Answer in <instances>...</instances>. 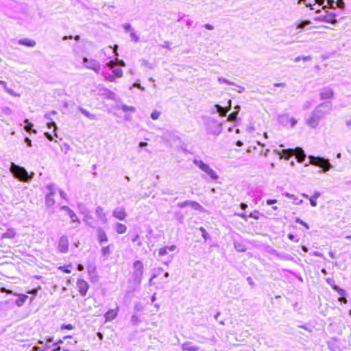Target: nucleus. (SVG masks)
Masks as SVG:
<instances>
[{
	"label": "nucleus",
	"instance_id": "nucleus-24",
	"mask_svg": "<svg viewBox=\"0 0 351 351\" xmlns=\"http://www.w3.org/2000/svg\"><path fill=\"white\" fill-rule=\"evenodd\" d=\"M18 43L21 45H25L29 47H34L36 45V42L34 40L29 38L20 39Z\"/></svg>",
	"mask_w": 351,
	"mask_h": 351
},
{
	"label": "nucleus",
	"instance_id": "nucleus-47",
	"mask_svg": "<svg viewBox=\"0 0 351 351\" xmlns=\"http://www.w3.org/2000/svg\"><path fill=\"white\" fill-rule=\"evenodd\" d=\"M295 221L298 223H300L301 224L302 226H303L304 227H305L306 229H309V226L304 221H303L302 219H300V218L297 217L295 220Z\"/></svg>",
	"mask_w": 351,
	"mask_h": 351
},
{
	"label": "nucleus",
	"instance_id": "nucleus-50",
	"mask_svg": "<svg viewBox=\"0 0 351 351\" xmlns=\"http://www.w3.org/2000/svg\"><path fill=\"white\" fill-rule=\"evenodd\" d=\"M61 330L67 329V330H73L74 328V326L71 324H62L60 327Z\"/></svg>",
	"mask_w": 351,
	"mask_h": 351
},
{
	"label": "nucleus",
	"instance_id": "nucleus-45",
	"mask_svg": "<svg viewBox=\"0 0 351 351\" xmlns=\"http://www.w3.org/2000/svg\"><path fill=\"white\" fill-rule=\"evenodd\" d=\"M310 23H311V22L309 21H302V22L298 23V28L303 29L305 28L306 25H309Z\"/></svg>",
	"mask_w": 351,
	"mask_h": 351
},
{
	"label": "nucleus",
	"instance_id": "nucleus-3",
	"mask_svg": "<svg viewBox=\"0 0 351 351\" xmlns=\"http://www.w3.org/2000/svg\"><path fill=\"white\" fill-rule=\"evenodd\" d=\"M193 164L201 169L206 175H207L210 180L216 181L219 178V176L217 172L213 170L209 165L205 163L202 160L198 158H194L193 160Z\"/></svg>",
	"mask_w": 351,
	"mask_h": 351
},
{
	"label": "nucleus",
	"instance_id": "nucleus-5",
	"mask_svg": "<svg viewBox=\"0 0 351 351\" xmlns=\"http://www.w3.org/2000/svg\"><path fill=\"white\" fill-rule=\"evenodd\" d=\"M205 125L207 133L212 135L218 136L222 131L221 123L213 119H208Z\"/></svg>",
	"mask_w": 351,
	"mask_h": 351
},
{
	"label": "nucleus",
	"instance_id": "nucleus-41",
	"mask_svg": "<svg viewBox=\"0 0 351 351\" xmlns=\"http://www.w3.org/2000/svg\"><path fill=\"white\" fill-rule=\"evenodd\" d=\"M238 111L232 112L228 117V121H234L237 119Z\"/></svg>",
	"mask_w": 351,
	"mask_h": 351
},
{
	"label": "nucleus",
	"instance_id": "nucleus-27",
	"mask_svg": "<svg viewBox=\"0 0 351 351\" xmlns=\"http://www.w3.org/2000/svg\"><path fill=\"white\" fill-rule=\"evenodd\" d=\"M16 235L14 228H8L5 233L2 234V239H13Z\"/></svg>",
	"mask_w": 351,
	"mask_h": 351
},
{
	"label": "nucleus",
	"instance_id": "nucleus-59",
	"mask_svg": "<svg viewBox=\"0 0 351 351\" xmlns=\"http://www.w3.org/2000/svg\"><path fill=\"white\" fill-rule=\"evenodd\" d=\"M289 122L291 123V128H293L297 123V120L292 117L289 119Z\"/></svg>",
	"mask_w": 351,
	"mask_h": 351
},
{
	"label": "nucleus",
	"instance_id": "nucleus-6",
	"mask_svg": "<svg viewBox=\"0 0 351 351\" xmlns=\"http://www.w3.org/2000/svg\"><path fill=\"white\" fill-rule=\"evenodd\" d=\"M143 274V264L140 261H136L133 265L132 278L133 281L136 285L141 283Z\"/></svg>",
	"mask_w": 351,
	"mask_h": 351
},
{
	"label": "nucleus",
	"instance_id": "nucleus-55",
	"mask_svg": "<svg viewBox=\"0 0 351 351\" xmlns=\"http://www.w3.org/2000/svg\"><path fill=\"white\" fill-rule=\"evenodd\" d=\"M116 64L119 65L120 66H125V63L123 60H119L117 58H115Z\"/></svg>",
	"mask_w": 351,
	"mask_h": 351
},
{
	"label": "nucleus",
	"instance_id": "nucleus-33",
	"mask_svg": "<svg viewBox=\"0 0 351 351\" xmlns=\"http://www.w3.org/2000/svg\"><path fill=\"white\" fill-rule=\"evenodd\" d=\"M101 252L103 256L108 258V256L111 254L110 245L103 247L101 250Z\"/></svg>",
	"mask_w": 351,
	"mask_h": 351
},
{
	"label": "nucleus",
	"instance_id": "nucleus-39",
	"mask_svg": "<svg viewBox=\"0 0 351 351\" xmlns=\"http://www.w3.org/2000/svg\"><path fill=\"white\" fill-rule=\"evenodd\" d=\"M130 321L133 325H136L140 322V319L137 315H133Z\"/></svg>",
	"mask_w": 351,
	"mask_h": 351
},
{
	"label": "nucleus",
	"instance_id": "nucleus-20",
	"mask_svg": "<svg viewBox=\"0 0 351 351\" xmlns=\"http://www.w3.org/2000/svg\"><path fill=\"white\" fill-rule=\"evenodd\" d=\"M97 238H98V240H99V242L100 244H103V243L108 241L107 235L102 228H99L97 229Z\"/></svg>",
	"mask_w": 351,
	"mask_h": 351
},
{
	"label": "nucleus",
	"instance_id": "nucleus-32",
	"mask_svg": "<svg viewBox=\"0 0 351 351\" xmlns=\"http://www.w3.org/2000/svg\"><path fill=\"white\" fill-rule=\"evenodd\" d=\"M69 217L71 218V223H76L77 226L80 225V221L79 220L78 217H77L76 214L72 210L70 212V213L68 214Z\"/></svg>",
	"mask_w": 351,
	"mask_h": 351
},
{
	"label": "nucleus",
	"instance_id": "nucleus-15",
	"mask_svg": "<svg viewBox=\"0 0 351 351\" xmlns=\"http://www.w3.org/2000/svg\"><path fill=\"white\" fill-rule=\"evenodd\" d=\"M188 206L192 207L193 208L197 210H201L203 209V207L199 203L195 201L186 200L179 204V206L180 208H183Z\"/></svg>",
	"mask_w": 351,
	"mask_h": 351
},
{
	"label": "nucleus",
	"instance_id": "nucleus-62",
	"mask_svg": "<svg viewBox=\"0 0 351 351\" xmlns=\"http://www.w3.org/2000/svg\"><path fill=\"white\" fill-rule=\"evenodd\" d=\"M58 269H59V270H61V271H62L63 272L66 273V274H70V273H71V270H69V269H68L65 268L64 267H60L58 268Z\"/></svg>",
	"mask_w": 351,
	"mask_h": 351
},
{
	"label": "nucleus",
	"instance_id": "nucleus-64",
	"mask_svg": "<svg viewBox=\"0 0 351 351\" xmlns=\"http://www.w3.org/2000/svg\"><path fill=\"white\" fill-rule=\"evenodd\" d=\"M25 143L27 144V146H29V147H32V141H31L29 138H27V137H26V138H25Z\"/></svg>",
	"mask_w": 351,
	"mask_h": 351
},
{
	"label": "nucleus",
	"instance_id": "nucleus-25",
	"mask_svg": "<svg viewBox=\"0 0 351 351\" xmlns=\"http://www.w3.org/2000/svg\"><path fill=\"white\" fill-rule=\"evenodd\" d=\"M183 350L187 351H197L198 347L193 345L191 342H185L182 345Z\"/></svg>",
	"mask_w": 351,
	"mask_h": 351
},
{
	"label": "nucleus",
	"instance_id": "nucleus-7",
	"mask_svg": "<svg viewBox=\"0 0 351 351\" xmlns=\"http://www.w3.org/2000/svg\"><path fill=\"white\" fill-rule=\"evenodd\" d=\"M102 76L105 80L114 82L116 78H120L123 76V71L121 69H112L111 73L108 70H104L102 71Z\"/></svg>",
	"mask_w": 351,
	"mask_h": 351
},
{
	"label": "nucleus",
	"instance_id": "nucleus-12",
	"mask_svg": "<svg viewBox=\"0 0 351 351\" xmlns=\"http://www.w3.org/2000/svg\"><path fill=\"white\" fill-rule=\"evenodd\" d=\"M77 288L82 296H85L89 289V285L86 281L83 279H78L77 281Z\"/></svg>",
	"mask_w": 351,
	"mask_h": 351
},
{
	"label": "nucleus",
	"instance_id": "nucleus-13",
	"mask_svg": "<svg viewBox=\"0 0 351 351\" xmlns=\"http://www.w3.org/2000/svg\"><path fill=\"white\" fill-rule=\"evenodd\" d=\"M58 249L61 253H66L69 249V239L66 236H62L58 241Z\"/></svg>",
	"mask_w": 351,
	"mask_h": 351
},
{
	"label": "nucleus",
	"instance_id": "nucleus-57",
	"mask_svg": "<svg viewBox=\"0 0 351 351\" xmlns=\"http://www.w3.org/2000/svg\"><path fill=\"white\" fill-rule=\"evenodd\" d=\"M60 210H64V211H65V212L67 213V215H68L69 213H70V212H71V211H72V210H71L69 207H68V206H61V207H60Z\"/></svg>",
	"mask_w": 351,
	"mask_h": 351
},
{
	"label": "nucleus",
	"instance_id": "nucleus-58",
	"mask_svg": "<svg viewBox=\"0 0 351 351\" xmlns=\"http://www.w3.org/2000/svg\"><path fill=\"white\" fill-rule=\"evenodd\" d=\"M334 289L338 291L339 294L341 296H344L345 294H346V291L342 289H340V288H338L337 287H335Z\"/></svg>",
	"mask_w": 351,
	"mask_h": 351
},
{
	"label": "nucleus",
	"instance_id": "nucleus-30",
	"mask_svg": "<svg viewBox=\"0 0 351 351\" xmlns=\"http://www.w3.org/2000/svg\"><path fill=\"white\" fill-rule=\"evenodd\" d=\"M78 110L82 112L83 115H84L86 117L88 118L90 120H95L96 119V117L95 114L90 113L87 110L83 108L81 106L78 107Z\"/></svg>",
	"mask_w": 351,
	"mask_h": 351
},
{
	"label": "nucleus",
	"instance_id": "nucleus-4",
	"mask_svg": "<svg viewBox=\"0 0 351 351\" xmlns=\"http://www.w3.org/2000/svg\"><path fill=\"white\" fill-rule=\"evenodd\" d=\"M308 158L309 164L322 168L323 171L324 172L328 171L332 167L328 159H326L322 157H316L313 156H310Z\"/></svg>",
	"mask_w": 351,
	"mask_h": 351
},
{
	"label": "nucleus",
	"instance_id": "nucleus-10",
	"mask_svg": "<svg viewBox=\"0 0 351 351\" xmlns=\"http://www.w3.org/2000/svg\"><path fill=\"white\" fill-rule=\"evenodd\" d=\"M47 189L48 190V193L46 195L45 204L47 206L51 207L55 204L53 195H55L56 191L53 184L47 185Z\"/></svg>",
	"mask_w": 351,
	"mask_h": 351
},
{
	"label": "nucleus",
	"instance_id": "nucleus-17",
	"mask_svg": "<svg viewBox=\"0 0 351 351\" xmlns=\"http://www.w3.org/2000/svg\"><path fill=\"white\" fill-rule=\"evenodd\" d=\"M293 151V155L295 156V158H297L298 161L299 162H302L306 158V155L304 154V150L300 147H297L294 149Z\"/></svg>",
	"mask_w": 351,
	"mask_h": 351
},
{
	"label": "nucleus",
	"instance_id": "nucleus-53",
	"mask_svg": "<svg viewBox=\"0 0 351 351\" xmlns=\"http://www.w3.org/2000/svg\"><path fill=\"white\" fill-rule=\"evenodd\" d=\"M123 27L124 28L125 32H131L133 29L132 28L130 24L129 23H125L123 25Z\"/></svg>",
	"mask_w": 351,
	"mask_h": 351
},
{
	"label": "nucleus",
	"instance_id": "nucleus-40",
	"mask_svg": "<svg viewBox=\"0 0 351 351\" xmlns=\"http://www.w3.org/2000/svg\"><path fill=\"white\" fill-rule=\"evenodd\" d=\"M115 65H116L115 60H110V61H109L108 62L106 63V66H104V70H106V68L108 67L109 68L108 71H109L110 69H114Z\"/></svg>",
	"mask_w": 351,
	"mask_h": 351
},
{
	"label": "nucleus",
	"instance_id": "nucleus-23",
	"mask_svg": "<svg viewBox=\"0 0 351 351\" xmlns=\"http://www.w3.org/2000/svg\"><path fill=\"white\" fill-rule=\"evenodd\" d=\"M38 343L42 346H34L32 348V351H45L50 348V346L47 343H44V341L42 340H39Z\"/></svg>",
	"mask_w": 351,
	"mask_h": 351
},
{
	"label": "nucleus",
	"instance_id": "nucleus-46",
	"mask_svg": "<svg viewBox=\"0 0 351 351\" xmlns=\"http://www.w3.org/2000/svg\"><path fill=\"white\" fill-rule=\"evenodd\" d=\"M234 247L238 252H245V248L242 244L234 243Z\"/></svg>",
	"mask_w": 351,
	"mask_h": 351
},
{
	"label": "nucleus",
	"instance_id": "nucleus-38",
	"mask_svg": "<svg viewBox=\"0 0 351 351\" xmlns=\"http://www.w3.org/2000/svg\"><path fill=\"white\" fill-rule=\"evenodd\" d=\"M121 109L124 112H127V111L135 112V110H136L134 107L127 106V105H123L121 106Z\"/></svg>",
	"mask_w": 351,
	"mask_h": 351
},
{
	"label": "nucleus",
	"instance_id": "nucleus-42",
	"mask_svg": "<svg viewBox=\"0 0 351 351\" xmlns=\"http://www.w3.org/2000/svg\"><path fill=\"white\" fill-rule=\"evenodd\" d=\"M218 81L220 84H226L227 85H233L234 84L232 82H230L222 77H219Z\"/></svg>",
	"mask_w": 351,
	"mask_h": 351
},
{
	"label": "nucleus",
	"instance_id": "nucleus-49",
	"mask_svg": "<svg viewBox=\"0 0 351 351\" xmlns=\"http://www.w3.org/2000/svg\"><path fill=\"white\" fill-rule=\"evenodd\" d=\"M199 230L202 233L203 238L206 240L208 239V237H209V235H208V232L206 231L205 228L203 227H200Z\"/></svg>",
	"mask_w": 351,
	"mask_h": 351
},
{
	"label": "nucleus",
	"instance_id": "nucleus-16",
	"mask_svg": "<svg viewBox=\"0 0 351 351\" xmlns=\"http://www.w3.org/2000/svg\"><path fill=\"white\" fill-rule=\"evenodd\" d=\"M112 215L119 220H124L127 214L123 207H117L113 210Z\"/></svg>",
	"mask_w": 351,
	"mask_h": 351
},
{
	"label": "nucleus",
	"instance_id": "nucleus-51",
	"mask_svg": "<svg viewBox=\"0 0 351 351\" xmlns=\"http://www.w3.org/2000/svg\"><path fill=\"white\" fill-rule=\"evenodd\" d=\"M8 94H10L12 96L18 97L19 96V94H16L13 90L11 88H9L8 87H5V90Z\"/></svg>",
	"mask_w": 351,
	"mask_h": 351
},
{
	"label": "nucleus",
	"instance_id": "nucleus-14",
	"mask_svg": "<svg viewBox=\"0 0 351 351\" xmlns=\"http://www.w3.org/2000/svg\"><path fill=\"white\" fill-rule=\"evenodd\" d=\"M321 99H332L334 97V91L330 87H324L319 90Z\"/></svg>",
	"mask_w": 351,
	"mask_h": 351
},
{
	"label": "nucleus",
	"instance_id": "nucleus-61",
	"mask_svg": "<svg viewBox=\"0 0 351 351\" xmlns=\"http://www.w3.org/2000/svg\"><path fill=\"white\" fill-rule=\"evenodd\" d=\"M335 2L333 0H328V5L329 6V8L335 9Z\"/></svg>",
	"mask_w": 351,
	"mask_h": 351
},
{
	"label": "nucleus",
	"instance_id": "nucleus-21",
	"mask_svg": "<svg viewBox=\"0 0 351 351\" xmlns=\"http://www.w3.org/2000/svg\"><path fill=\"white\" fill-rule=\"evenodd\" d=\"M117 315V310H108L104 315L106 322L112 321Z\"/></svg>",
	"mask_w": 351,
	"mask_h": 351
},
{
	"label": "nucleus",
	"instance_id": "nucleus-60",
	"mask_svg": "<svg viewBox=\"0 0 351 351\" xmlns=\"http://www.w3.org/2000/svg\"><path fill=\"white\" fill-rule=\"evenodd\" d=\"M236 87L237 88L235 90L239 93H243L245 90V88L243 86L237 85Z\"/></svg>",
	"mask_w": 351,
	"mask_h": 351
},
{
	"label": "nucleus",
	"instance_id": "nucleus-54",
	"mask_svg": "<svg viewBox=\"0 0 351 351\" xmlns=\"http://www.w3.org/2000/svg\"><path fill=\"white\" fill-rule=\"evenodd\" d=\"M312 106V102L311 101H306L304 103L302 108L304 110H306Z\"/></svg>",
	"mask_w": 351,
	"mask_h": 351
},
{
	"label": "nucleus",
	"instance_id": "nucleus-37",
	"mask_svg": "<svg viewBox=\"0 0 351 351\" xmlns=\"http://www.w3.org/2000/svg\"><path fill=\"white\" fill-rule=\"evenodd\" d=\"M279 122L285 125L289 122V117L287 115H281L278 117Z\"/></svg>",
	"mask_w": 351,
	"mask_h": 351
},
{
	"label": "nucleus",
	"instance_id": "nucleus-44",
	"mask_svg": "<svg viewBox=\"0 0 351 351\" xmlns=\"http://www.w3.org/2000/svg\"><path fill=\"white\" fill-rule=\"evenodd\" d=\"M160 115V112L158 110H154L152 112L151 114V118L153 119V120H156L159 118Z\"/></svg>",
	"mask_w": 351,
	"mask_h": 351
},
{
	"label": "nucleus",
	"instance_id": "nucleus-8",
	"mask_svg": "<svg viewBox=\"0 0 351 351\" xmlns=\"http://www.w3.org/2000/svg\"><path fill=\"white\" fill-rule=\"evenodd\" d=\"M83 65L88 69L93 70L97 73L100 71L101 66L99 61L95 59L83 58Z\"/></svg>",
	"mask_w": 351,
	"mask_h": 351
},
{
	"label": "nucleus",
	"instance_id": "nucleus-34",
	"mask_svg": "<svg viewBox=\"0 0 351 351\" xmlns=\"http://www.w3.org/2000/svg\"><path fill=\"white\" fill-rule=\"evenodd\" d=\"M87 271L90 278H93L96 275V267L95 265H90L87 267Z\"/></svg>",
	"mask_w": 351,
	"mask_h": 351
},
{
	"label": "nucleus",
	"instance_id": "nucleus-56",
	"mask_svg": "<svg viewBox=\"0 0 351 351\" xmlns=\"http://www.w3.org/2000/svg\"><path fill=\"white\" fill-rule=\"evenodd\" d=\"M246 280L252 288H254L255 287V283L251 277H247Z\"/></svg>",
	"mask_w": 351,
	"mask_h": 351
},
{
	"label": "nucleus",
	"instance_id": "nucleus-29",
	"mask_svg": "<svg viewBox=\"0 0 351 351\" xmlns=\"http://www.w3.org/2000/svg\"><path fill=\"white\" fill-rule=\"evenodd\" d=\"M215 108H216V111L219 114L221 117L226 116V114L228 111L230 110V107L228 108H223L218 104L215 106Z\"/></svg>",
	"mask_w": 351,
	"mask_h": 351
},
{
	"label": "nucleus",
	"instance_id": "nucleus-1",
	"mask_svg": "<svg viewBox=\"0 0 351 351\" xmlns=\"http://www.w3.org/2000/svg\"><path fill=\"white\" fill-rule=\"evenodd\" d=\"M332 110L330 101L323 102L315 107L311 112L309 118L306 120V123L311 128H315L319 123V121L328 114Z\"/></svg>",
	"mask_w": 351,
	"mask_h": 351
},
{
	"label": "nucleus",
	"instance_id": "nucleus-18",
	"mask_svg": "<svg viewBox=\"0 0 351 351\" xmlns=\"http://www.w3.org/2000/svg\"><path fill=\"white\" fill-rule=\"evenodd\" d=\"M95 213L98 219L100 220L103 223H107V218L102 207H97Z\"/></svg>",
	"mask_w": 351,
	"mask_h": 351
},
{
	"label": "nucleus",
	"instance_id": "nucleus-28",
	"mask_svg": "<svg viewBox=\"0 0 351 351\" xmlns=\"http://www.w3.org/2000/svg\"><path fill=\"white\" fill-rule=\"evenodd\" d=\"M293 152L294 151L293 149H282L281 153L279 154L280 155V157L285 159H289L291 156L293 155Z\"/></svg>",
	"mask_w": 351,
	"mask_h": 351
},
{
	"label": "nucleus",
	"instance_id": "nucleus-31",
	"mask_svg": "<svg viewBox=\"0 0 351 351\" xmlns=\"http://www.w3.org/2000/svg\"><path fill=\"white\" fill-rule=\"evenodd\" d=\"M284 195L287 197H288L289 199H293L294 201V204H296V205H300L302 204L303 201L302 200H299V201H297L298 200V197L296 195H293V194H291V193H285L284 194Z\"/></svg>",
	"mask_w": 351,
	"mask_h": 351
},
{
	"label": "nucleus",
	"instance_id": "nucleus-48",
	"mask_svg": "<svg viewBox=\"0 0 351 351\" xmlns=\"http://www.w3.org/2000/svg\"><path fill=\"white\" fill-rule=\"evenodd\" d=\"M335 5L337 7H338L340 9H344V8H345V3H344L343 0H337L335 2Z\"/></svg>",
	"mask_w": 351,
	"mask_h": 351
},
{
	"label": "nucleus",
	"instance_id": "nucleus-63",
	"mask_svg": "<svg viewBox=\"0 0 351 351\" xmlns=\"http://www.w3.org/2000/svg\"><path fill=\"white\" fill-rule=\"evenodd\" d=\"M44 135L47 138L48 140H49L51 141H53V136L49 132H45Z\"/></svg>",
	"mask_w": 351,
	"mask_h": 351
},
{
	"label": "nucleus",
	"instance_id": "nucleus-43",
	"mask_svg": "<svg viewBox=\"0 0 351 351\" xmlns=\"http://www.w3.org/2000/svg\"><path fill=\"white\" fill-rule=\"evenodd\" d=\"M130 38H131V40L134 41V42H138L139 40V38L138 36L136 34L135 32L134 31V29L130 32Z\"/></svg>",
	"mask_w": 351,
	"mask_h": 351
},
{
	"label": "nucleus",
	"instance_id": "nucleus-22",
	"mask_svg": "<svg viewBox=\"0 0 351 351\" xmlns=\"http://www.w3.org/2000/svg\"><path fill=\"white\" fill-rule=\"evenodd\" d=\"M44 118L47 120V125L49 129L53 128V132H55L57 130V126L56 123L53 121L51 116H50V114L46 113L44 115Z\"/></svg>",
	"mask_w": 351,
	"mask_h": 351
},
{
	"label": "nucleus",
	"instance_id": "nucleus-9",
	"mask_svg": "<svg viewBox=\"0 0 351 351\" xmlns=\"http://www.w3.org/2000/svg\"><path fill=\"white\" fill-rule=\"evenodd\" d=\"M336 14L334 12H329L326 11L324 14H322L315 18V21H321L331 24H335L337 22L335 19Z\"/></svg>",
	"mask_w": 351,
	"mask_h": 351
},
{
	"label": "nucleus",
	"instance_id": "nucleus-11",
	"mask_svg": "<svg viewBox=\"0 0 351 351\" xmlns=\"http://www.w3.org/2000/svg\"><path fill=\"white\" fill-rule=\"evenodd\" d=\"M0 291L2 293H7L10 294H13L12 291L10 290H8L4 287L1 288ZM14 295H19V298L15 301V304L18 306H21L23 305V304L26 302L27 299L28 298V296L25 294H19L17 295L16 293H14Z\"/></svg>",
	"mask_w": 351,
	"mask_h": 351
},
{
	"label": "nucleus",
	"instance_id": "nucleus-35",
	"mask_svg": "<svg viewBox=\"0 0 351 351\" xmlns=\"http://www.w3.org/2000/svg\"><path fill=\"white\" fill-rule=\"evenodd\" d=\"M24 123L27 124L24 127L25 130L27 132H32L33 133H35V134L36 133V130H32L33 124L29 123L28 119H25L24 121Z\"/></svg>",
	"mask_w": 351,
	"mask_h": 351
},
{
	"label": "nucleus",
	"instance_id": "nucleus-26",
	"mask_svg": "<svg viewBox=\"0 0 351 351\" xmlns=\"http://www.w3.org/2000/svg\"><path fill=\"white\" fill-rule=\"evenodd\" d=\"M114 228L118 234H123L127 231L126 226L120 223H116Z\"/></svg>",
	"mask_w": 351,
	"mask_h": 351
},
{
	"label": "nucleus",
	"instance_id": "nucleus-2",
	"mask_svg": "<svg viewBox=\"0 0 351 351\" xmlns=\"http://www.w3.org/2000/svg\"><path fill=\"white\" fill-rule=\"evenodd\" d=\"M10 171L15 178L23 182H29L34 175V173L29 175L24 167H20L13 162L11 163Z\"/></svg>",
	"mask_w": 351,
	"mask_h": 351
},
{
	"label": "nucleus",
	"instance_id": "nucleus-52",
	"mask_svg": "<svg viewBox=\"0 0 351 351\" xmlns=\"http://www.w3.org/2000/svg\"><path fill=\"white\" fill-rule=\"evenodd\" d=\"M141 62H142V64L145 66H147L151 69H154V66H152V64H151L148 60H141Z\"/></svg>",
	"mask_w": 351,
	"mask_h": 351
},
{
	"label": "nucleus",
	"instance_id": "nucleus-36",
	"mask_svg": "<svg viewBox=\"0 0 351 351\" xmlns=\"http://www.w3.org/2000/svg\"><path fill=\"white\" fill-rule=\"evenodd\" d=\"M302 196L306 198V199H309L310 200V204L313 207H315L317 206V202H316V199H315L314 197H308V195L305 194V193H302Z\"/></svg>",
	"mask_w": 351,
	"mask_h": 351
},
{
	"label": "nucleus",
	"instance_id": "nucleus-19",
	"mask_svg": "<svg viewBox=\"0 0 351 351\" xmlns=\"http://www.w3.org/2000/svg\"><path fill=\"white\" fill-rule=\"evenodd\" d=\"M176 247H177L175 245L161 247L158 250V255H159V256H163L166 255L169 251L173 252L174 250H176Z\"/></svg>",
	"mask_w": 351,
	"mask_h": 351
}]
</instances>
